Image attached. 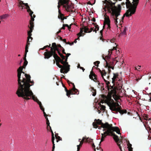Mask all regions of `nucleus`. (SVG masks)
<instances>
[{
	"mask_svg": "<svg viewBox=\"0 0 151 151\" xmlns=\"http://www.w3.org/2000/svg\"><path fill=\"white\" fill-rule=\"evenodd\" d=\"M22 62V61H20V65H21V63Z\"/></svg>",
	"mask_w": 151,
	"mask_h": 151,
	"instance_id": "bf43d9fd",
	"label": "nucleus"
},
{
	"mask_svg": "<svg viewBox=\"0 0 151 151\" xmlns=\"http://www.w3.org/2000/svg\"><path fill=\"white\" fill-rule=\"evenodd\" d=\"M95 151H102V150L101 149H97V150H95Z\"/></svg>",
	"mask_w": 151,
	"mask_h": 151,
	"instance_id": "c03bdc74",
	"label": "nucleus"
},
{
	"mask_svg": "<svg viewBox=\"0 0 151 151\" xmlns=\"http://www.w3.org/2000/svg\"><path fill=\"white\" fill-rule=\"evenodd\" d=\"M28 63L27 60L24 61L23 65L20 67L17 70L18 81L19 87L16 91L18 97H23L29 99L33 96V93L30 87L33 84V81H30V76L23 72L22 70Z\"/></svg>",
	"mask_w": 151,
	"mask_h": 151,
	"instance_id": "f257e3e1",
	"label": "nucleus"
},
{
	"mask_svg": "<svg viewBox=\"0 0 151 151\" xmlns=\"http://www.w3.org/2000/svg\"><path fill=\"white\" fill-rule=\"evenodd\" d=\"M99 113H100V111H99Z\"/></svg>",
	"mask_w": 151,
	"mask_h": 151,
	"instance_id": "69168bd1",
	"label": "nucleus"
},
{
	"mask_svg": "<svg viewBox=\"0 0 151 151\" xmlns=\"http://www.w3.org/2000/svg\"><path fill=\"white\" fill-rule=\"evenodd\" d=\"M92 24H94V25H95V24H94V23H92Z\"/></svg>",
	"mask_w": 151,
	"mask_h": 151,
	"instance_id": "e2e57ef3",
	"label": "nucleus"
},
{
	"mask_svg": "<svg viewBox=\"0 0 151 151\" xmlns=\"http://www.w3.org/2000/svg\"><path fill=\"white\" fill-rule=\"evenodd\" d=\"M64 26H66L68 27V29L70 28L71 27L70 26H69L68 24H65L64 25Z\"/></svg>",
	"mask_w": 151,
	"mask_h": 151,
	"instance_id": "c9c22d12",
	"label": "nucleus"
},
{
	"mask_svg": "<svg viewBox=\"0 0 151 151\" xmlns=\"http://www.w3.org/2000/svg\"><path fill=\"white\" fill-rule=\"evenodd\" d=\"M140 67H141L140 66L138 65L136 67V69L137 70H138L140 68Z\"/></svg>",
	"mask_w": 151,
	"mask_h": 151,
	"instance_id": "4c0bfd02",
	"label": "nucleus"
},
{
	"mask_svg": "<svg viewBox=\"0 0 151 151\" xmlns=\"http://www.w3.org/2000/svg\"><path fill=\"white\" fill-rule=\"evenodd\" d=\"M139 2V0H133L132 3L130 1L127 0L126 4L127 7L129 8L126 12L124 14L123 17L126 16L129 17L132 14H134L135 12L137 6Z\"/></svg>",
	"mask_w": 151,
	"mask_h": 151,
	"instance_id": "20e7f679",
	"label": "nucleus"
},
{
	"mask_svg": "<svg viewBox=\"0 0 151 151\" xmlns=\"http://www.w3.org/2000/svg\"><path fill=\"white\" fill-rule=\"evenodd\" d=\"M70 55V53H68L66 55V56H67V58L66 59H67L68 58V57Z\"/></svg>",
	"mask_w": 151,
	"mask_h": 151,
	"instance_id": "79ce46f5",
	"label": "nucleus"
},
{
	"mask_svg": "<svg viewBox=\"0 0 151 151\" xmlns=\"http://www.w3.org/2000/svg\"><path fill=\"white\" fill-rule=\"evenodd\" d=\"M99 63V62L98 61H97L96 62L94 63V64L96 65H98Z\"/></svg>",
	"mask_w": 151,
	"mask_h": 151,
	"instance_id": "e433bc0d",
	"label": "nucleus"
},
{
	"mask_svg": "<svg viewBox=\"0 0 151 151\" xmlns=\"http://www.w3.org/2000/svg\"><path fill=\"white\" fill-rule=\"evenodd\" d=\"M127 148L128 149L129 151H132V145L129 143L127 144Z\"/></svg>",
	"mask_w": 151,
	"mask_h": 151,
	"instance_id": "b1692460",
	"label": "nucleus"
},
{
	"mask_svg": "<svg viewBox=\"0 0 151 151\" xmlns=\"http://www.w3.org/2000/svg\"><path fill=\"white\" fill-rule=\"evenodd\" d=\"M31 20L32 21H33L34 20V19L33 18H32Z\"/></svg>",
	"mask_w": 151,
	"mask_h": 151,
	"instance_id": "6e6d98bb",
	"label": "nucleus"
},
{
	"mask_svg": "<svg viewBox=\"0 0 151 151\" xmlns=\"http://www.w3.org/2000/svg\"><path fill=\"white\" fill-rule=\"evenodd\" d=\"M85 137H83L82 141H81L80 142V144L79 145H80V146L82 144H83V141L85 140Z\"/></svg>",
	"mask_w": 151,
	"mask_h": 151,
	"instance_id": "2f4dec72",
	"label": "nucleus"
},
{
	"mask_svg": "<svg viewBox=\"0 0 151 151\" xmlns=\"http://www.w3.org/2000/svg\"><path fill=\"white\" fill-rule=\"evenodd\" d=\"M110 135L113 136V138L116 142H118L119 141V138L118 137L115 135L114 133H111V134H110V135Z\"/></svg>",
	"mask_w": 151,
	"mask_h": 151,
	"instance_id": "2eb2a0df",
	"label": "nucleus"
},
{
	"mask_svg": "<svg viewBox=\"0 0 151 151\" xmlns=\"http://www.w3.org/2000/svg\"><path fill=\"white\" fill-rule=\"evenodd\" d=\"M77 67H78V68H80V67H81L80 66V65H78V66H77Z\"/></svg>",
	"mask_w": 151,
	"mask_h": 151,
	"instance_id": "8fccbe9b",
	"label": "nucleus"
},
{
	"mask_svg": "<svg viewBox=\"0 0 151 151\" xmlns=\"http://www.w3.org/2000/svg\"><path fill=\"white\" fill-rule=\"evenodd\" d=\"M114 47H113L112 49H111L109 50V52L110 53L111 52L112 50H116V45L115 43L114 44Z\"/></svg>",
	"mask_w": 151,
	"mask_h": 151,
	"instance_id": "bb28decb",
	"label": "nucleus"
},
{
	"mask_svg": "<svg viewBox=\"0 0 151 151\" xmlns=\"http://www.w3.org/2000/svg\"><path fill=\"white\" fill-rule=\"evenodd\" d=\"M56 142H58L59 140H60V138L59 136H57L55 135Z\"/></svg>",
	"mask_w": 151,
	"mask_h": 151,
	"instance_id": "c756f323",
	"label": "nucleus"
},
{
	"mask_svg": "<svg viewBox=\"0 0 151 151\" xmlns=\"http://www.w3.org/2000/svg\"><path fill=\"white\" fill-rule=\"evenodd\" d=\"M59 54L60 55V56H61V58H62V59L63 60L65 59V57H64V55H63L62 54Z\"/></svg>",
	"mask_w": 151,
	"mask_h": 151,
	"instance_id": "f704fd0d",
	"label": "nucleus"
},
{
	"mask_svg": "<svg viewBox=\"0 0 151 151\" xmlns=\"http://www.w3.org/2000/svg\"><path fill=\"white\" fill-rule=\"evenodd\" d=\"M52 142L53 144V146L52 147V151H53V150L55 148L54 141V140H55V138H54V134H53L52 131Z\"/></svg>",
	"mask_w": 151,
	"mask_h": 151,
	"instance_id": "a211bd4d",
	"label": "nucleus"
},
{
	"mask_svg": "<svg viewBox=\"0 0 151 151\" xmlns=\"http://www.w3.org/2000/svg\"><path fill=\"white\" fill-rule=\"evenodd\" d=\"M114 76L112 78V82L114 83V81L116 80V78L117 77V74L114 73Z\"/></svg>",
	"mask_w": 151,
	"mask_h": 151,
	"instance_id": "5701e85b",
	"label": "nucleus"
},
{
	"mask_svg": "<svg viewBox=\"0 0 151 151\" xmlns=\"http://www.w3.org/2000/svg\"><path fill=\"white\" fill-rule=\"evenodd\" d=\"M89 78L90 79L95 81L96 79V76L92 72H91L89 75Z\"/></svg>",
	"mask_w": 151,
	"mask_h": 151,
	"instance_id": "dca6fc26",
	"label": "nucleus"
},
{
	"mask_svg": "<svg viewBox=\"0 0 151 151\" xmlns=\"http://www.w3.org/2000/svg\"><path fill=\"white\" fill-rule=\"evenodd\" d=\"M32 40H31V38H30V37H29V41H28V39L27 40V42H28L29 43V42H30Z\"/></svg>",
	"mask_w": 151,
	"mask_h": 151,
	"instance_id": "09e8293b",
	"label": "nucleus"
},
{
	"mask_svg": "<svg viewBox=\"0 0 151 151\" xmlns=\"http://www.w3.org/2000/svg\"><path fill=\"white\" fill-rule=\"evenodd\" d=\"M102 126L103 128H106V129L105 132H104L103 133L101 134V141L104 140L105 137L107 135H109L110 134H111V133H114L113 131L116 132L118 134H121L120 131L117 127H112L111 125L107 123H105L104 124H103Z\"/></svg>",
	"mask_w": 151,
	"mask_h": 151,
	"instance_id": "39448f33",
	"label": "nucleus"
},
{
	"mask_svg": "<svg viewBox=\"0 0 151 151\" xmlns=\"http://www.w3.org/2000/svg\"><path fill=\"white\" fill-rule=\"evenodd\" d=\"M22 97L23 99L26 100H29L31 99H32L34 101L36 102L39 105L40 107V109L43 111V114H44V116L45 117H47V115L46 114V113L44 111V109L42 107V106L41 103L40 102L39 100L37 99V98L36 96L34 95L33 93V96L32 97H31L30 98H29V99H25L23 97Z\"/></svg>",
	"mask_w": 151,
	"mask_h": 151,
	"instance_id": "6e6552de",
	"label": "nucleus"
},
{
	"mask_svg": "<svg viewBox=\"0 0 151 151\" xmlns=\"http://www.w3.org/2000/svg\"><path fill=\"white\" fill-rule=\"evenodd\" d=\"M29 45V43L27 42L25 48V56L26 57L27 52H28V46Z\"/></svg>",
	"mask_w": 151,
	"mask_h": 151,
	"instance_id": "412c9836",
	"label": "nucleus"
},
{
	"mask_svg": "<svg viewBox=\"0 0 151 151\" xmlns=\"http://www.w3.org/2000/svg\"><path fill=\"white\" fill-rule=\"evenodd\" d=\"M24 61H26V60H27L26 59V57H25V55H24Z\"/></svg>",
	"mask_w": 151,
	"mask_h": 151,
	"instance_id": "49530a36",
	"label": "nucleus"
},
{
	"mask_svg": "<svg viewBox=\"0 0 151 151\" xmlns=\"http://www.w3.org/2000/svg\"><path fill=\"white\" fill-rule=\"evenodd\" d=\"M46 47V46H45L43 48H42V49H44Z\"/></svg>",
	"mask_w": 151,
	"mask_h": 151,
	"instance_id": "4d7b16f0",
	"label": "nucleus"
},
{
	"mask_svg": "<svg viewBox=\"0 0 151 151\" xmlns=\"http://www.w3.org/2000/svg\"><path fill=\"white\" fill-rule=\"evenodd\" d=\"M97 106L101 110H104L105 109V106L101 105V103H98Z\"/></svg>",
	"mask_w": 151,
	"mask_h": 151,
	"instance_id": "6ab92c4d",
	"label": "nucleus"
},
{
	"mask_svg": "<svg viewBox=\"0 0 151 151\" xmlns=\"http://www.w3.org/2000/svg\"><path fill=\"white\" fill-rule=\"evenodd\" d=\"M65 90L66 91V90H67V89L65 88Z\"/></svg>",
	"mask_w": 151,
	"mask_h": 151,
	"instance_id": "052dcab7",
	"label": "nucleus"
},
{
	"mask_svg": "<svg viewBox=\"0 0 151 151\" xmlns=\"http://www.w3.org/2000/svg\"><path fill=\"white\" fill-rule=\"evenodd\" d=\"M65 26H64L62 27V29H65Z\"/></svg>",
	"mask_w": 151,
	"mask_h": 151,
	"instance_id": "603ef678",
	"label": "nucleus"
},
{
	"mask_svg": "<svg viewBox=\"0 0 151 151\" xmlns=\"http://www.w3.org/2000/svg\"><path fill=\"white\" fill-rule=\"evenodd\" d=\"M18 6L19 7H21L22 9H26L27 12L29 13L30 15L31 16V17H32V15L33 14V12L31 11L27 3H24L21 0H19Z\"/></svg>",
	"mask_w": 151,
	"mask_h": 151,
	"instance_id": "423d86ee",
	"label": "nucleus"
},
{
	"mask_svg": "<svg viewBox=\"0 0 151 151\" xmlns=\"http://www.w3.org/2000/svg\"><path fill=\"white\" fill-rule=\"evenodd\" d=\"M83 31L81 30L80 32L78 34V35H79V37L77 39H76L74 41V42L75 43H76L77 42V40H79V37L82 36V34L83 33Z\"/></svg>",
	"mask_w": 151,
	"mask_h": 151,
	"instance_id": "4be33fe9",
	"label": "nucleus"
},
{
	"mask_svg": "<svg viewBox=\"0 0 151 151\" xmlns=\"http://www.w3.org/2000/svg\"><path fill=\"white\" fill-rule=\"evenodd\" d=\"M92 146H93V147H95V145L94 144V143H93V144H92Z\"/></svg>",
	"mask_w": 151,
	"mask_h": 151,
	"instance_id": "3c124183",
	"label": "nucleus"
},
{
	"mask_svg": "<svg viewBox=\"0 0 151 151\" xmlns=\"http://www.w3.org/2000/svg\"><path fill=\"white\" fill-rule=\"evenodd\" d=\"M45 119H46V120L47 121V122H46V124H47V125H48V126H49V128H50V130H51V132H52V130L51 127L50 125V123L48 119V118L47 117H45Z\"/></svg>",
	"mask_w": 151,
	"mask_h": 151,
	"instance_id": "393cba45",
	"label": "nucleus"
},
{
	"mask_svg": "<svg viewBox=\"0 0 151 151\" xmlns=\"http://www.w3.org/2000/svg\"><path fill=\"white\" fill-rule=\"evenodd\" d=\"M103 124L101 122V121L99 119H98L97 120H95L94 122L93 123V126L95 128H97L99 129H101L103 131H106V128H103L102 126L103 124Z\"/></svg>",
	"mask_w": 151,
	"mask_h": 151,
	"instance_id": "0eeeda50",
	"label": "nucleus"
},
{
	"mask_svg": "<svg viewBox=\"0 0 151 151\" xmlns=\"http://www.w3.org/2000/svg\"><path fill=\"white\" fill-rule=\"evenodd\" d=\"M101 75L102 78L103 79L104 81L107 85L109 83V82L108 81L109 76L108 74L105 71H102L101 72Z\"/></svg>",
	"mask_w": 151,
	"mask_h": 151,
	"instance_id": "9d476101",
	"label": "nucleus"
},
{
	"mask_svg": "<svg viewBox=\"0 0 151 151\" xmlns=\"http://www.w3.org/2000/svg\"><path fill=\"white\" fill-rule=\"evenodd\" d=\"M86 141L87 142H92V140L89 138H87L86 139Z\"/></svg>",
	"mask_w": 151,
	"mask_h": 151,
	"instance_id": "c85d7f7f",
	"label": "nucleus"
},
{
	"mask_svg": "<svg viewBox=\"0 0 151 151\" xmlns=\"http://www.w3.org/2000/svg\"><path fill=\"white\" fill-rule=\"evenodd\" d=\"M105 3L104 4L105 8L104 9L105 11H107L110 13L113 17L114 22L117 26L118 24H121L123 17H120V12L121 7L120 4H118L117 6H114L115 2L113 3L111 0H105Z\"/></svg>",
	"mask_w": 151,
	"mask_h": 151,
	"instance_id": "f03ea898",
	"label": "nucleus"
},
{
	"mask_svg": "<svg viewBox=\"0 0 151 151\" xmlns=\"http://www.w3.org/2000/svg\"><path fill=\"white\" fill-rule=\"evenodd\" d=\"M70 91H68V90H66V95L68 97H69L70 95Z\"/></svg>",
	"mask_w": 151,
	"mask_h": 151,
	"instance_id": "7c9ffc66",
	"label": "nucleus"
},
{
	"mask_svg": "<svg viewBox=\"0 0 151 151\" xmlns=\"http://www.w3.org/2000/svg\"><path fill=\"white\" fill-rule=\"evenodd\" d=\"M53 57L56 60V62L60 63V61L61 59L55 53L54 54Z\"/></svg>",
	"mask_w": 151,
	"mask_h": 151,
	"instance_id": "f3484780",
	"label": "nucleus"
},
{
	"mask_svg": "<svg viewBox=\"0 0 151 151\" xmlns=\"http://www.w3.org/2000/svg\"><path fill=\"white\" fill-rule=\"evenodd\" d=\"M70 95H72V94H73V93L72 92V91L71 90H70Z\"/></svg>",
	"mask_w": 151,
	"mask_h": 151,
	"instance_id": "a18cd8bd",
	"label": "nucleus"
},
{
	"mask_svg": "<svg viewBox=\"0 0 151 151\" xmlns=\"http://www.w3.org/2000/svg\"><path fill=\"white\" fill-rule=\"evenodd\" d=\"M33 27V23L32 22H30V29H32Z\"/></svg>",
	"mask_w": 151,
	"mask_h": 151,
	"instance_id": "cd10ccee",
	"label": "nucleus"
},
{
	"mask_svg": "<svg viewBox=\"0 0 151 151\" xmlns=\"http://www.w3.org/2000/svg\"><path fill=\"white\" fill-rule=\"evenodd\" d=\"M52 46L54 49V50H56V44L55 43H53L52 44Z\"/></svg>",
	"mask_w": 151,
	"mask_h": 151,
	"instance_id": "473e14b6",
	"label": "nucleus"
},
{
	"mask_svg": "<svg viewBox=\"0 0 151 151\" xmlns=\"http://www.w3.org/2000/svg\"><path fill=\"white\" fill-rule=\"evenodd\" d=\"M112 96L114 99L117 101L119 99V96L116 94L115 91L114 89L111 90L107 96H105L101 100V103H106L109 106L110 109L113 111H120V107L118 103H114L111 99Z\"/></svg>",
	"mask_w": 151,
	"mask_h": 151,
	"instance_id": "7ed1b4c3",
	"label": "nucleus"
},
{
	"mask_svg": "<svg viewBox=\"0 0 151 151\" xmlns=\"http://www.w3.org/2000/svg\"><path fill=\"white\" fill-rule=\"evenodd\" d=\"M110 21L109 18L108 16H106L104 18V24L107 25L108 28H110Z\"/></svg>",
	"mask_w": 151,
	"mask_h": 151,
	"instance_id": "9b49d317",
	"label": "nucleus"
},
{
	"mask_svg": "<svg viewBox=\"0 0 151 151\" xmlns=\"http://www.w3.org/2000/svg\"><path fill=\"white\" fill-rule=\"evenodd\" d=\"M19 56H20V55H18Z\"/></svg>",
	"mask_w": 151,
	"mask_h": 151,
	"instance_id": "0e129e2a",
	"label": "nucleus"
},
{
	"mask_svg": "<svg viewBox=\"0 0 151 151\" xmlns=\"http://www.w3.org/2000/svg\"><path fill=\"white\" fill-rule=\"evenodd\" d=\"M71 84H73L74 86L73 87V89H72V90H74L75 89H76L75 88V86H74V84L73 83H71Z\"/></svg>",
	"mask_w": 151,
	"mask_h": 151,
	"instance_id": "ea45409f",
	"label": "nucleus"
},
{
	"mask_svg": "<svg viewBox=\"0 0 151 151\" xmlns=\"http://www.w3.org/2000/svg\"><path fill=\"white\" fill-rule=\"evenodd\" d=\"M80 68L82 70H83V72L85 69L83 68V67H80Z\"/></svg>",
	"mask_w": 151,
	"mask_h": 151,
	"instance_id": "a19ab883",
	"label": "nucleus"
},
{
	"mask_svg": "<svg viewBox=\"0 0 151 151\" xmlns=\"http://www.w3.org/2000/svg\"><path fill=\"white\" fill-rule=\"evenodd\" d=\"M30 30L28 32V41H29V37H30L31 40H32V37H31V32H32V29H30Z\"/></svg>",
	"mask_w": 151,
	"mask_h": 151,
	"instance_id": "aec40b11",
	"label": "nucleus"
},
{
	"mask_svg": "<svg viewBox=\"0 0 151 151\" xmlns=\"http://www.w3.org/2000/svg\"><path fill=\"white\" fill-rule=\"evenodd\" d=\"M56 65L60 68H61L60 72L61 73H65V68H64L59 63L56 62Z\"/></svg>",
	"mask_w": 151,
	"mask_h": 151,
	"instance_id": "4468645a",
	"label": "nucleus"
},
{
	"mask_svg": "<svg viewBox=\"0 0 151 151\" xmlns=\"http://www.w3.org/2000/svg\"><path fill=\"white\" fill-rule=\"evenodd\" d=\"M59 13L60 14V15L58 16V18L60 19L61 20H63L64 19L63 16L62 14H60V10H59L58 11Z\"/></svg>",
	"mask_w": 151,
	"mask_h": 151,
	"instance_id": "a878e982",
	"label": "nucleus"
},
{
	"mask_svg": "<svg viewBox=\"0 0 151 151\" xmlns=\"http://www.w3.org/2000/svg\"><path fill=\"white\" fill-rule=\"evenodd\" d=\"M80 145H77V151H79L80 150Z\"/></svg>",
	"mask_w": 151,
	"mask_h": 151,
	"instance_id": "58836bf2",
	"label": "nucleus"
},
{
	"mask_svg": "<svg viewBox=\"0 0 151 151\" xmlns=\"http://www.w3.org/2000/svg\"><path fill=\"white\" fill-rule=\"evenodd\" d=\"M96 92L94 90H93V94H92L93 96H94L96 95Z\"/></svg>",
	"mask_w": 151,
	"mask_h": 151,
	"instance_id": "72a5a7b5",
	"label": "nucleus"
},
{
	"mask_svg": "<svg viewBox=\"0 0 151 151\" xmlns=\"http://www.w3.org/2000/svg\"><path fill=\"white\" fill-rule=\"evenodd\" d=\"M84 32H87V31H86V29H84Z\"/></svg>",
	"mask_w": 151,
	"mask_h": 151,
	"instance_id": "5fc2aeb1",
	"label": "nucleus"
},
{
	"mask_svg": "<svg viewBox=\"0 0 151 151\" xmlns=\"http://www.w3.org/2000/svg\"><path fill=\"white\" fill-rule=\"evenodd\" d=\"M1 0H0V2H1Z\"/></svg>",
	"mask_w": 151,
	"mask_h": 151,
	"instance_id": "338daca9",
	"label": "nucleus"
},
{
	"mask_svg": "<svg viewBox=\"0 0 151 151\" xmlns=\"http://www.w3.org/2000/svg\"><path fill=\"white\" fill-rule=\"evenodd\" d=\"M150 94H151V93Z\"/></svg>",
	"mask_w": 151,
	"mask_h": 151,
	"instance_id": "774afa93",
	"label": "nucleus"
},
{
	"mask_svg": "<svg viewBox=\"0 0 151 151\" xmlns=\"http://www.w3.org/2000/svg\"><path fill=\"white\" fill-rule=\"evenodd\" d=\"M127 31V29L126 28H125L124 29V32H126Z\"/></svg>",
	"mask_w": 151,
	"mask_h": 151,
	"instance_id": "de8ad7c7",
	"label": "nucleus"
},
{
	"mask_svg": "<svg viewBox=\"0 0 151 151\" xmlns=\"http://www.w3.org/2000/svg\"><path fill=\"white\" fill-rule=\"evenodd\" d=\"M68 2L69 0H59L58 6V9L60 7V5L67 4L68 3Z\"/></svg>",
	"mask_w": 151,
	"mask_h": 151,
	"instance_id": "ddd939ff",
	"label": "nucleus"
},
{
	"mask_svg": "<svg viewBox=\"0 0 151 151\" xmlns=\"http://www.w3.org/2000/svg\"><path fill=\"white\" fill-rule=\"evenodd\" d=\"M47 129H48V128H49V126H48V125H47Z\"/></svg>",
	"mask_w": 151,
	"mask_h": 151,
	"instance_id": "864d4df0",
	"label": "nucleus"
},
{
	"mask_svg": "<svg viewBox=\"0 0 151 151\" xmlns=\"http://www.w3.org/2000/svg\"><path fill=\"white\" fill-rule=\"evenodd\" d=\"M54 52L52 48L51 47V51L49 52H47L45 53V58H49L53 55Z\"/></svg>",
	"mask_w": 151,
	"mask_h": 151,
	"instance_id": "f8f14e48",
	"label": "nucleus"
},
{
	"mask_svg": "<svg viewBox=\"0 0 151 151\" xmlns=\"http://www.w3.org/2000/svg\"><path fill=\"white\" fill-rule=\"evenodd\" d=\"M67 59H66L65 61L60 60V62L63 65V67L65 68V73H67L69 70L70 65H68V63L67 62Z\"/></svg>",
	"mask_w": 151,
	"mask_h": 151,
	"instance_id": "1a4fd4ad",
	"label": "nucleus"
},
{
	"mask_svg": "<svg viewBox=\"0 0 151 151\" xmlns=\"http://www.w3.org/2000/svg\"><path fill=\"white\" fill-rule=\"evenodd\" d=\"M95 27L96 28H97L98 27V25H96V26H95Z\"/></svg>",
	"mask_w": 151,
	"mask_h": 151,
	"instance_id": "13d9d810",
	"label": "nucleus"
},
{
	"mask_svg": "<svg viewBox=\"0 0 151 151\" xmlns=\"http://www.w3.org/2000/svg\"><path fill=\"white\" fill-rule=\"evenodd\" d=\"M91 21L93 22H95L96 21V19L94 18H93L92 19Z\"/></svg>",
	"mask_w": 151,
	"mask_h": 151,
	"instance_id": "37998d69",
	"label": "nucleus"
},
{
	"mask_svg": "<svg viewBox=\"0 0 151 151\" xmlns=\"http://www.w3.org/2000/svg\"><path fill=\"white\" fill-rule=\"evenodd\" d=\"M81 140V139H79V141H80Z\"/></svg>",
	"mask_w": 151,
	"mask_h": 151,
	"instance_id": "680f3d73",
	"label": "nucleus"
}]
</instances>
